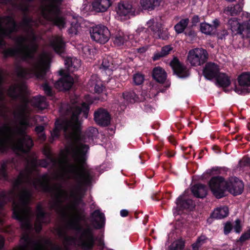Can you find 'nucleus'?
<instances>
[{
	"label": "nucleus",
	"mask_w": 250,
	"mask_h": 250,
	"mask_svg": "<svg viewBox=\"0 0 250 250\" xmlns=\"http://www.w3.org/2000/svg\"><path fill=\"white\" fill-rule=\"evenodd\" d=\"M26 161L12 189L0 192V222L3 206L12 200L13 216L24 231L13 250H69L76 245L91 250L96 237L91 226L81 227L85 214L77 207L83 196L80 187L68 192L60 185L52 187V178H72L60 175L61 168L47 158L38 162L29 156Z\"/></svg>",
	"instance_id": "1"
},
{
	"label": "nucleus",
	"mask_w": 250,
	"mask_h": 250,
	"mask_svg": "<svg viewBox=\"0 0 250 250\" xmlns=\"http://www.w3.org/2000/svg\"><path fill=\"white\" fill-rule=\"evenodd\" d=\"M17 30V26L12 18L5 17L0 19V48L5 46L3 38ZM2 81L3 77L0 72V113L3 116L7 109L4 103V88L2 85ZM26 86L24 84L18 83L11 85L7 90L9 97L20 100L21 103L13 111L14 118L19 124L14 128L8 124L0 126V152L11 148L17 153H25L33 146L32 139L26 132L27 127L30 126L29 119L32 106L42 110L46 108L48 104L43 96H39L29 99L26 95Z\"/></svg>",
	"instance_id": "2"
},
{
	"label": "nucleus",
	"mask_w": 250,
	"mask_h": 250,
	"mask_svg": "<svg viewBox=\"0 0 250 250\" xmlns=\"http://www.w3.org/2000/svg\"><path fill=\"white\" fill-rule=\"evenodd\" d=\"M17 30V26L12 18L5 17L0 19V48L5 46L3 38ZM2 81L3 77L0 72V113L3 116L7 109L4 103V88L2 85ZM26 86L24 84L18 83L11 85L7 90L9 97L20 100L21 103L13 111L14 118L19 124L14 128L8 124L0 126V152L11 148L17 153H25L33 146L32 139L26 132L27 127L30 126L29 119L32 106L42 110L46 108L48 104L43 96H39L29 99L26 95Z\"/></svg>",
	"instance_id": "3"
},
{
	"label": "nucleus",
	"mask_w": 250,
	"mask_h": 250,
	"mask_svg": "<svg viewBox=\"0 0 250 250\" xmlns=\"http://www.w3.org/2000/svg\"><path fill=\"white\" fill-rule=\"evenodd\" d=\"M74 145L66 146L60 156L56 159L51 154L50 148L45 147L43 153L53 166H58L60 175L74 179L80 186L88 185L91 180L90 171L84 167L85 156L78 153Z\"/></svg>",
	"instance_id": "4"
},
{
	"label": "nucleus",
	"mask_w": 250,
	"mask_h": 250,
	"mask_svg": "<svg viewBox=\"0 0 250 250\" xmlns=\"http://www.w3.org/2000/svg\"><path fill=\"white\" fill-rule=\"evenodd\" d=\"M89 107L88 104L83 103L80 106L78 104L73 103L69 108L71 118L69 120L57 121L55 127L51 133V139L54 140L60 135V131L63 130L65 138L70 141L67 146L74 145L78 153L85 156L89 147L83 145L79 141L81 131V120L79 114H83L85 118L88 116Z\"/></svg>",
	"instance_id": "5"
},
{
	"label": "nucleus",
	"mask_w": 250,
	"mask_h": 250,
	"mask_svg": "<svg viewBox=\"0 0 250 250\" xmlns=\"http://www.w3.org/2000/svg\"><path fill=\"white\" fill-rule=\"evenodd\" d=\"M37 25V21L24 16L21 23V26L25 31V35L16 38L15 41L18 46L5 50V56H16L23 60L32 58L37 50V45L35 42L36 38L31 27Z\"/></svg>",
	"instance_id": "6"
},
{
	"label": "nucleus",
	"mask_w": 250,
	"mask_h": 250,
	"mask_svg": "<svg viewBox=\"0 0 250 250\" xmlns=\"http://www.w3.org/2000/svg\"><path fill=\"white\" fill-rule=\"evenodd\" d=\"M51 58L50 53L43 52L33 60L30 68L18 67L17 74L21 78H28L34 75L39 79L43 78L49 67Z\"/></svg>",
	"instance_id": "7"
},
{
	"label": "nucleus",
	"mask_w": 250,
	"mask_h": 250,
	"mask_svg": "<svg viewBox=\"0 0 250 250\" xmlns=\"http://www.w3.org/2000/svg\"><path fill=\"white\" fill-rule=\"evenodd\" d=\"M62 0H42L41 7L42 16L60 29L65 27L66 21L61 13L59 5Z\"/></svg>",
	"instance_id": "8"
},
{
	"label": "nucleus",
	"mask_w": 250,
	"mask_h": 250,
	"mask_svg": "<svg viewBox=\"0 0 250 250\" xmlns=\"http://www.w3.org/2000/svg\"><path fill=\"white\" fill-rule=\"evenodd\" d=\"M208 58V53L205 49L196 48L188 51L187 61L192 66H198L204 64Z\"/></svg>",
	"instance_id": "9"
},
{
	"label": "nucleus",
	"mask_w": 250,
	"mask_h": 250,
	"mask_svg": "<svg viewBox=\"0 0 250 250\" xmlns=\"http://www.w3.org/2000/svg\"><path fill=\"white\" fill-rule=\"evenodd\" d=\"M90 33L92 40L101 44L107 42L110 38L109 30L105 26L103 25H97L93 27Z\"/></svg>",
	"instance_id": "10"
},
{
	"label": "nucleus",
	"mask_w": 250,
	"mask_h": 250,
	"mask_svg": "<svg viewBox=\"0 0 250 250\" xmlns=\"http://www.w3.org/2000/svg\"><path fill=\"white\" fill-rule=\"evenodd\" d=\"M209 187L214 195L217 198L224 196L226 189V182L221 177L212 178L209 183Z\"/></svg>",
	"instance_id": "11"
},
{
	"label": "nucleus",
	"mask_w": 250,
	"mask_h": 250,
	"mask_svg": "<svg viewBox=\"0 0 250 250\" xmlns=\"http://www.w3.org/2000/svg\"><path fill=\"white\" fill-rule=\"evenodd\" d=\"M117 17L121 20H126L134 15V10L132 5L128 2H119L116 7Z\"/></svg>",
	"instance_id": "12"
},
{
	"label": "nucleus",
	"mask_w": 250,
	"mask_h": 250,
	"mask_svg": "<svg viewBox=\"0 0 250 250\" xmlns=\"http://www.w3.org/2000/svg\"><path fill=\"white\" fill-rule=\"evenodd\" d=\"M59 73L62 77L55 83V87L59 90L69 89L74 82L73 78L64 70L61 69Z\"/></svg>",
	"instance_id": "13"
},
{
	"label": "nucleus",
	"mask_w": 250,
	"mask_h": 250,
	"mask_svg": "<svg viewBox=\"0 0 250 250\" xmlns=\"http://www.w3.org/2000/svg\"><path fill=\"white\" fill-rule=\"evenodd\" d=\"M226 189H228L234 195H239L243 191L244 184L237 178L231 177L228 182H226Z\"/></svg>",
	"instance_id": "14"
},
{
	"label": "nucleus",
	"mask_w": 250,
	"mask_h": 250,
	"mask_svg": "<svg viewBox=\"0 0 250 250\" xmlns=\"http://www.w3.org/2000/svg\"><path fill=\"white\" fill-rule=\"evenodd\" d=\"M36 212L37 218L35 223V229L38 232L41 230L42 224H46L49 222V215L44 212L41 205L37 206Z\"/></svg>",
	"instance_id": "15"
},
{
	"label": "nucleus",
	"mask_w": 250,
	"mask_h": 250,
	"mask_svg": "<svg viewBox=\"0 0 250 250\" xmlns=\"http://www.w3.org/2000/svg\"><path fill=\"white\" fill-rule=\"evenodd\" d=\"M174 73L179 78H185L189 75L188 70L183 64H182L178 59L174 58L170 63Z\"/></svg>",
	"instance_id": "16"
},
{
	"label": "nucleus",
	"mask_w": 250,
	"mask_h": 250,
	"mask_svg": "<svg viewBox=\"0 0 250 250\" xmlns=\"http://www.w3.org/2000/svg\"><path fill=\"white\" fill-rule=\"evenodd\" d=\"M94 120L98 125L107 126L110 124V117L105 109L100 108L95 112Z\"/></svg>",
	"instance_id": "17"
},
{
	"label": "nucleus",
	"mask_w": 250,
	"mask_h": 250,
	"mask_svg": "<svg viewBox=\"0 0 250 250\" xmlns=\"http://www.w3.org/2000/svg\"><path fill=\"white\" fill-rule=\"evenodd\" d=\"M218 66L214 63L208 62L206 64L203 70L204 76L208 80L216 78L219 74Z\"/></svg>",
	"instance_id": "18"
},
{
	"label": "nucleus",
	"mask_w": 250,
	"mask_h": 250,
	"mask_svg": "<svg viewBox=\"0 0 250 250\" xmlns=\"http://www.w3.org/2000/svg\"><path fill=\"white\" fill-rule=\"evenodd\" d=\"M213 24H210L207 22H203L200 24L201 31L206 35L213 34L216 32L217 28L220 25V22L218 19H215L212 21Z\"/></svg>",
	"instance_id": "19"
},
{
	"label": "nucleus",
	"mask_w": 250,
	"mask_h": 250,
	"mask_svg": "<svg viewBox=\"0 0 250 250\" xmlns=\"http://www.w3.org/2000/svg\"><path fill=\"white\" fill-rule=\"evenodd\" d=\"M147 25L148 28L153 32L154 35L156 38H159L163 40L166 39L168 35L167 33L164 34L161 33L160 25L158 23L155 22L154 20H150L147 22Z\"/></svg>",
	"instance_id": "20"
},
{
	"label": "nucleus",
	"mask_w": 250,
	"mask_h": 250,
	"mask_svg": "<svg viewBox=\"0 0 250 250\" xmlns=\"http://www.w3.org/2000/svg\"><path fill=\"white\" fill-rule=\"evenodd\" d=\"M111 3V0H94L92 4V8L97 12H104L107 10Z\"/></svg>",
	"instance_id": "21"
},
{
	"label": "nucleus",
	"mask_w": 250,
	"mask_h": 250,
	"mask_svg": "<svg viewBox=\"0 0 250 250\" xmlns=\"http://www.w3.org/2000/svg\"><path fill=\"white\" fill-rule=\"evenodd\" d=\"M50 44L55 52L62 53L64 50V43L60 36L53 37L50 41Z\"/></svg>",
	"instance_id": "22"
},
{
	"label": "nucleus",
	"mask_w": 250,
	"mask_h": 250,
	"mask_svg": "<svg viewBox=\"0 0 250 250\" xmlns=\"http://www.w3.org/2000/svg\"><path fill=\"white\" fill-rule=\"evenodd\" d=\"M64 63L69 72H73L81 66V61L76 58H68L64 61Z\"/></svg>",
	"instance_id": "23"
},
{
	"label": "nucleus",
	"mask_w": 250,
	"mask_h": 250,
	"mask_svg": "<svg viewBox=\"0 0 250 250\" xmlns=\"http://www.w3.org/2000/svg\"><path fill=\"white\" fill-rule=\"evenodd\" d=\"M176 204L181 208L191 209L194 208L195 205L190 199H186L184 195H182L176 200Z\"/></svg>",
	"instance_id": "24"
},
{
	"label": "nucleus",
	"mask_w": 250,
	"mask_h": 250,
	"mask_svg": "<svg viewBox=\"0 0 250 250\" xmlns=\"http://www.w3.org/2000/svg\"><path fill=\"white\" fill-rule=\"evenodd\" d=\"M160 0H141V7L144 10L151 11L159 6Z\"/></svg>",
	"instance_id": "25"
},
{
	"label": "nucleus",
	"mask_w": 250,
	"mask_h": 250,
	"mask_svg": "<svg viewBox=\"0 0 250 250\" xmlns=\"http://www.w3.org/2000/svg\"><path fill=\"white\" fill-rule=\"evenodd\" d=\"M193 194L196 197L203 198L207 195L206 187L201 184L193 186L191 188Z\"/></svg>",
	"instance_id": "26"
},
{
	"label": "nucleus",
	"mask_w": 250,
	"mask_h": 250,
	"mask_svg": "<svg viewBox=\"0 0 250 250\" xmlns=\"http://www.w3.org/2000/svg\"><path fill=\"white\" fill-rule=\"evenodd\" d=\"M153 77L158 82L162 83L166 80L167 74L165 71L160 67H156L153 70Z\"/></svg>",
	"instance_id": "27"
},
{
	"label": "nucleus",
	"mask_w": 250,
	"mask_h": 250,
	"mask_svg": "<svg viewBox=\"0 0 250 250\" xmlns=\"http://www.w3.org/2000/svg\"><path fill=\"white\" fill-rule=\"evenodd\" d=\"M229 213V208L226 206H222L215 208L213 213L212 216L216 219H222L226 217Z\"/></svg>",
	"instance_id": "28"
},
{
	"label": "nucleus",
	"mask_w": 250,
	"mask_h": 250,
	"mask_svg": "<svg viewBox=\"0 0 250 250\" xmlns=\"http://www.w3.org/2000/svg\"><path fill=\"white\" fill-rule=\"evenodd\" d=\"M92 216L94 221L97 224L96 228L100 229L102 228L104 224L105 218L104 213L101 212L99 210H95Z\"/></svg>",
	"instance_id": "29"
},
{
	"label": "nucleus",
	"mask_w": 250,
	"mask_h": 250,
	"mask_svg": "<svg viewBox=\"0 0 250 250\" xmlns=\"http://www.w3.org/2000/svg\"><path fill=\"white\" fill-rule=\"evenodd\" d=\"M244 16L247 17L250 19L248 21H245L241 24L240 34L247 38L250 37V14L248 13H243Z\"/></svg>",
	"instance_id": "30"
},
{
	"label": "nucleus",
	"mask_w": 250,
	"mask_h": 250,
	"mask_svg": "<svg viewBox=\"0 0 250 250\" xmlns=\"http://www.w3.org/2000/svg\"><path fill=\"white\" fill-rule=\"evenodd\" d=\"M217 84L223 87L228 86L230 83V81L229 77L225 73H220L216 77Z\"/></svg>",
	"instance_id": "31"
},
{
	"label": "nucleus",
	"mask_w": 250,
	"mask_h": 250,
	"mask_svg": "<svg viewBox=\"0 0 250 250\" xmlns=\"http://www.w3.org/2000/svg\"><path fill=\"white\" fill-rule=\"evenodd\" d=\"M229 27L231 31L235 34L241 33V24L235 18H232L228 21Z\"/></svg>",
	"instance_id": "32"
},
{
	"label": "nucleus",
	"mask_w": 250,
	"mask_h": 250,
	"mask_svg": "<svg viewBox=\"0 0 250 250\" xmlns=\"http://www.w3.org/2000/svg\"><path fill=\"white\" fill-rule=\"evenodd\" d=\"M242 10V6L240 4H236L234 6H229L224 9V12L229 15H236L240 13Z\"/></svg>",
	"instance_id": "33"
},
{
	"label": "nucleus",
	"mask_w": 250,
	"mask_h": 250,
	"mask_svg": "<svg viewBox=\"0 0 250 250\" xmlns=\"http://www.w3.org/2000/svg\"><path fill=\"white\" fill-rule=\"evenodd\" d=\"M97 79L98 77L96 76H93L90 80L89 84L91 86H94L95 92L100 93L103 90V86L101 82Z\"/></svg>",
	"instance_id": "34"
},
{
	"label": "nucleus",
	"mask_w": 250,
	"mask_h": 250,
	"mask_svg": "<svg viewBox=\"0 0 250 250\" xmlns=\"http://www.w3.org/2000/svg\"><path fill=\"white\" fill-rule=\"evenodd\" d=\"M240 86H250V73H245L241 74L238 78Z\"/></svg>",
	"instance_id": "35"
},
{
	"label": "nucleus",
	"mask_w": 250,
	"mask_h": 250,
	"mask_svg": "<svg viewBox=\"0 0 250 250\" xmlns=\"http://www.w3.org/2000/svg\"><path fill=\"white\" fill-rule=\"evenodd\" d=\"M172 50V47L170 45H166L162 47L160 52H157L155 54L153 59V60H157L161 57H165L168 55Z\"/></svg>",
	"instance_id": "36"
},
{
	"label": "nucleus",
	"mask_w": 250,
	"mask_h": 250,
	"mask_svg": "<svg viewBox=\"0 0 250 250\" xmlns=\"http://www.w3.org/2000/svg\"><path fill=\"white\" fill-rule=\"evenodd\" d=\"M188 23L189 19L188 18L181 20L174 26L176 32L178 33H182L188 26Z\"/></svg>",
	"instance_id": "37"
},
{
	"label": "nucleus",
	"mask_w": 250,
	"mask_h": 250,
	"mask_svg": "<svg viewBox=\"0 0 250 250\" xmlns=\"http://www.w3.org/2000/svg\"><path fill=\"white\" fill-rule=\"evenodd\" d=\"M127 37L122 32L117 33L114 37V43L118 46L123 44L125 41L127 40Z\"/></svg>",
	"instance_id": "38"
},
{
	"label": "nucleus",
	"mask_w": 250,
	"mask_h": 250,
	"mask_svg": "<svg viewBox=\"0 0 250 250\" xmlns=\"http://www.w3.org/2000/svg\"><path fill=\"white\" fill-rule=\"evenodd\" d=\"M10 164V161H3L0 163V180H6L7 179L6 169L8 166Z\"/></svg>",
	"instance_id": "39"
},
{
	"label": "nucleus",
	"mask_w": 250,
	"mask_h": 250,
	"mask_svg": "<svg viewBox=\"0 0 250 250\" xmlns=\"http://www.w3.org/2000/svg\"><path fill=\"white\" fill-rule=\"evenodd\" d=\"M111 59L110 57L104 58L103 60L101 68L108 71H112L113 70L114 66H113V63L111 62Z\"/></svg>",
	"instance_id": "40"
},
{
	"label": "nucleus",
	"mask_w": 250,
	"mask_h": 250,
	"mask_svg": "<svg viewBox=\"0 0 250 250\" xmlns=\"http://www.w3.org/2000/svg\"><path fill=\"white\" fill-rule=\"evenodd\" d=\"M184 247V241L178 240L173 242L169 247L170 250H182Z\"/></svg>",
	"instance_id": "41"
},
{
	"label": "nucleus",
	"mask_w": 250,
	"mask_h": 250,
	"mask_svg": "<svg viewBox=\"0 0 250 250\" xmlns=\"http://www.w3.org/2000/svg\"><path fill=\"white\" fill-rule=\"evenodd\" d=\"M124 99L129 103H133L136 101V95L133 92H126L123 94Z\"/></svg>",
	"instance_id": "42"
},
{
	"label": "nucleus",
	"mask_w": 250,
	"mask_h": 250,
	"mask_svg": "<svg viewBox=\"0 0 250 250\" xmlns=\"http://www.w3.org/2000/svg\"><path fill=\"white\" fill-rule=\"evenodd\" d=\"M207 239V238L204 235H202L199 237L197 240L196 243L192 245V248L193 250H198L199 247L204 244Z\"/></svg>",
	"instance_id": "43"
},
{
	"label": "nucleus",
	"mask_w": 250,
	"mask_h": 250,
	"mask_svg": "<svg viewBox=\"0 0 250 250\" xmlns=\"http://www.w3.org/2000/svg\"><path fill=\"white\" fill-rule=\"evenodd\" d=\"M43 131L44 127L42 125L37 126L35 128V131L38 134L40 139L42 141L45 139V136Z\"/></svg>",
	"instance_id": "44"
},
{
	"label": "nucleus",
	"mask_w": 250,
	"mask_h": 250,
	"mask_svg": "<svg viewBox=\"0 0 250 250\" xmlns=\"http://www.w3.org/2000/svg\"><path fill=\"white\" fill-rule=\"evenodd\" d=\"M133 80L137 85H140L143 83L144 80V76L140 73H137L134 75Z\"/></svg>",
	"instance_id": "45"
},
{
	"label": "nucleus",
	"mask_w": 250,
	"mask_h": 250,
	"mask_svg": "<svg viewBox=\"0 0 250 250\" xmlns=\"http://www.w3.org/2000/svg\"><path fill=\"white\" fill-rule=\"evenodd\" d=\"M234 229V231L238 233H239L242 230V225L241 221L239 219H236L232 227Z\"/></svg>",
	"instance_id": "46"
},
{
	"label": "nucleus",
	"mask_w": 250,
	"mask_h": 250,
	"mask_svg": "<svg viewBox=\"0 0 250 250\" xmlns=\"http://www.w3.org/2000/svg\"><path fill=\"white\" fill-rule=\"evenodd\" d=\"M146 29L143 27H139L136 31V35H142V37L146 35Z\"/></svg>",
	"instance_id": "47"
},
{
	"label": "nucleus",
	"mask_w": 250,
	"mask_h": 250,
	"mask_svg": "<svg viewBox=\"0 0 250 250\" xmlns=\"http://www.w3.org/2000/svg\"><path fill=\"white\" fill-rule=\"evenodd\" d=\"M250 239V229L247 231L246 232L243 233L239 238V241L241 242H243L246 240Z\"/></svg>",
	"instance_id": "48"
},
{
	"label": "nucleus",
	"mask_w": 250,
	"mask_h": 250,
	"mask_svg": "<svg viewBox=\"0 0 250 250\" xmlns=\"http://www.w3.org/2000/svg\"><path fill=\"white\" fill-rule=\"evenodd\" d=\"M79 26V25L78 23H76L74 25L73 24H71V26L68 30L69 33L72 34H76L78 32Z\"/></svg>",
	"instance_id": "49"
},
{
	"label": "nucleus",
	"mask_w": 250,
	"mask_h": 250,
	"mask_svg": "<svg viewBox=\"0 0 250 250\" xmlns=\"http://www.w3.org/2000/svg\"><path fill=\"white\" fill-rule=\"evenodd\" d=\"M43 90L44 92L48 96H52L53 95L51 87L48 86L46 83L42 85Z\"/></svg>",
	"instance_id": "50"
},
{
	"label": "nucleus",
	"mask_w": 250,
	"mask_h": 250,
	"mask_svg": "<svg viewBox=\"0 0 250 250\" xmlns=\"http://www.w3.org/2000/svg\"><path fill=\"white\" fill-rule=\"evenodd\" d=\"M232 226L230 222H227L224 226V233L225 234H229L231 230L232 229Z\"/></svg>",
	"instance_id": "51"
},
{
	"label": "nucleus",
	"mask_w": 250,
	"mask_h": 250,
	"mask_svg": "<svg viewBox=\"0 0 250 250\" xmlns=\"http://www.w3.org/2000/svg\"><path fill=\"white\" fill-rule=\"evenodd\" d=\"M82 51L83 52V53L86 55H88L90 54V49H89V47L87 46H83L82 48Z\"/></svg>",
	"instance_id": "52"
},
{
	"label": "nucleus",
	"mask_w": 250,
	"mask_h": 250,
	"mask_svg": "<svg viewBox=\"0 0 250 250\" xmlns=\"http://www.w3.org/2000/svg\"><path fill=\"white\" fill-rule=\"evenodd\" d=\"M128 214V210L126 209H122L120 211V214L122 217H126Z\"/></svg>",
	"instance_id": "53"
},
{
	"label": "nucleus",
	"mask_w": 250,
	"mask_h": 250,
	"mask_svg": "<svg viewBox=\"0 0 250 250\" xmlns=\"http://www.w3.org/2000/svg\"><path fill=\"white\" fill-rule=\"evenodd\" d=\"M193 23H197L199 22V18L198 16H194L192 20Z\"/></svg>",
	"instance_id": "54"
},
{
	"label": "nucleus",
	"mask_w": 250,
	"mask_h": 250,
	"mask_svg": "<svg viewBox=\"0 0 250 250\" xmlns=\"http://www.w3.org/2000/svg\"><path fill=\"white\" fill-rule=\"evenodd\" d=\"M235 91L236 92L238 93L239 94L243 93L246 92V90H240L239 87H236L235 89Z\"/></svg>",
	"instance_id": "55"
},
{
	"label": "nucleus",
	"mask_w": 250,
	"mask_h": 250,
	"mask_svg": "<svg viewBox=\"0 0 250 250\" xmlns=\"http://www.w3.org/2000/svg\"><path fill=\"white\" fill-rule=\"evenodd\" d=\"M4 244V239L0 235V249L3 247Z\"/></svg>",
	"instance_id": "56"
},
{
	"label": "nucleus",
	"mask_w": 250,
	"mask_h": 250,
	"mask_svg": "<svg viewBox=\"0 0 250 250\" xmlns=\"http://www.w3.org/2000/svg\"><path fill=\"white\" fill-rule=\"evenodd\" d=\"M103 244V242L101 240L100 242V245H102Z\"/></svg>",
	"instance_id": "57"
},
{
	"label": "nucleus",
	"mask_w": 250,
	"mask_h": 250,
	"mask_svg": "<svg viewBox=\"0 0 250 250\" xmlns=\"http://www.w3.org/2000/svg\"><path fill=\"white\" fill-rule=\"evenodd\" d=\"M93 132H97V130L95 128L93 129Z\"/></svg>",
	"instance_id": "58"
}]
</instances>
